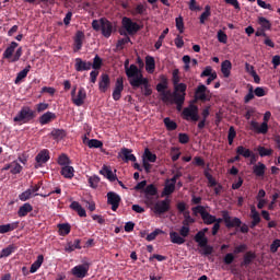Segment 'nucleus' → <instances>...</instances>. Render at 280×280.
<instances>
[{"mask_svg":"<svg viewBox=\"0 0 280 280\" xmlns=\"http://www.w3.org/2000/svg\"><path fill=\"white\" fill-rule=\"evenodd\" d=\"M222 222H224L226 229H240L242 234H247L249 232L248 225L242 223L238 217H231L228 210L222 211V218H215L214 224L220 225Z\"/></svg>","mask_w":280,"mask_h":280,"instance_id":"nucleus-1","label":"nucleus"},{"mask_svg":"<svg viewBox=\"0 0 280 280\" xmlns=\"http://www.w3.org/2000/svg\"><path fill=\"white\" fill-rule=\"evenodd\" d=\"M125 73L133 89H139L141 84L147 83L148 79L143 77V73L135 63H131L130 67H126Z\"/></svg>","mask_w":280,"mask_h":280,"instance_id":"nucleus-2","label":"nucleus"},{"mask_svg":"<svg viewBox=\"0 0 280 280\" xmlns=\"http://www.w3.org/2000/svg\"><path fill=\"white\" fill-rule=\"evenodd\" d=\"M92 27L95 32L102 31L103 36L106 38H109L113 34V24L105 18L93 20Z\"/></svg>","mask_w":280,"mask_h":280,"instance_id":"nucleus-3","label":"nucleus"},{"mask_svg":"<svg viewBox=\"0 0 280 280\" xmlns=\"http://www.w3.org/2000/svg\"><path fill=\"white\" fill-rule=\"evenodd\" d=\"M37 117V113L31 109L30 106H23L16 116L13 118L14 122L30 124Z\"/></svg>","mask_w":280,"mask_h":280,"instance_id":"nucleus-4","label":"nucleus"},{"mask_svg":"<svg viewBox=\"0 0 280 280\" xmlns=\"http://www.w3.org/2000/svg\"><path fill=\"white\" fill-rule=\"evenodd\" d=\"M182 118L186 121L198 122L200 120L199 106L190 103L184 110H182Z\"/></svg>","mask_w":280,"mask_h":280,"instance_id":"nucleus-5","label":"nucleus"},{"mask_svg":"<svg viewBox=\"0 0 280 280\" xmlns=\"http://www.w3.org/2000/svg\"><path fill=\"white\" fill-rule=\"evenodd\" d=\"M271 112H266L265 116L262 117V122L259 125L258 121L252 120L249 122L250 130L257 133L266 135L268 132V121L271 119Z\"/></svg>","mask_w":280,"mask_h":280,"instance_id":"nucleus-6","label":"nucleus"},{"mask_svg":"<svg viewBox=\"0 0 280 280\" xmlns=\"http://www.w3.org/2000/svg\"><path fill=\"white\" fill-rule=\"evenodd\" d=\"M122 28L129 34L130 36L137 34L141 27L138 23L132 22V20L128 16H124L121 20Z\"/></svg>","mask_w":280,"mask_h":280,"instance_id":"nucleus-7","label":"nucleus"},{"mask_svg":"<svg viewBox=\"0 0 280 280\" xmlns=\"http://www.w3.org/2000/svg\"><path fill=\"white\" fill-rule=\"evenodd\" d=\"M212 97L211 91L203 84H199L195 92V100L201 102H210Z\"/></svg>","mask_w":280,"mask_h":280,"instance_id":"nucleus-8","label":"nucleus"},{"mask_svg":"<svg viewBox=\"0 0 280 280\" xmlns=\"http://www.w3.org/2000/svg\"><path fill=\"white\" fill-rule=\"evenodd\" d=\"M171 205H172V200L167 198L164 200H159L156 203H154L153 212L159 215L167 213L171 209Z\"/></svg>","mask_w":280,"mask_h":280,"instance_id":"nucleus-9","label":"nucleus"},{"mask_svg":"<svg viewBox=\"0 0 280 280\" xmlns=\"http://www.w3.org/2000/svg\"><path fill=\"white\" fill-rule=\"evenodd\" d=\"M89 271H90V265L89 264L77 265L75 267H73L71 269L72 276H74L79 279H83L86 276H89Z\"/></svg>","mask_w":280,"mask_h":280,"instance_id":"nucleus-10","label":"nucleus"},{"mask_svg":"<svg viewBox=\"0 0 280 280\" xmlns=\"http://www.w3.org/2000/svg\"><path fill=\"white\" fill-rule=\"evenodd\" d=\"M107 197V205L112 206V210L114 212H117L119 205L121 202V197L117 194V192H107L106 195Z\"/></svg>","mask_w":280,"mask_h":280,"instance_id":"nucleus-11","label":"nucleus"},{"mask_svg":"<svg viewBox=\"0 0 280 280\" xmlns=\"http://www.w3.org/2000/svg\"><path fill=\"white\" fill-rule=\"evenodd\" d=\"M124 91V80L122 78H117L115 88L113 91V100L114 102H119L121 98V93Z\"/></svg>","mask_w":280,"mask_h":280,"instance_id":"nucleus-12","label":"nucleus"},{"mask_svg":"<svg viewBox=\"0 0 280 280\" xmlns=\"http://www.w3.org/2000/svg\"><path fill=\"white\" fill-rule=\"evenodd\" d=\"M118 158H120L125 163L137 162V156L132 154V150L122 148L120 153H118Z\"/></svg>","mask_w":280,"mask_h":280,"instance_id":"nucleus-13","label":"nucleus"},{"mask_svg":"<svg viewBox=\"0 0 280 280\" xmlns=\"http://www.w3.org/2000/svg\"><path fill=\"white\" fill-rule=\"evenodd\" d=\"M50 156H49V151L44 149L43 151H40L38 154H36L35 156V168H38L39 166L46 164L49 161Z\"/></svg>","mask_w":280,"mask_h":280,"instance_id":"nucleus-14","label":"nucleus"},{"mask_svg":"<svg viewBox=\"0 0 280 280\" xmlns=\"http://www.w3.org/2000/svg\"><path fill=\"white\" fill-rule=\"evenodd\" d=\"M166 89H167L166 82L159 83L156 85V91L162 94V102H164V103L172 102V97H171L172 92L171 91H166Z\"/></svg>","mask_w":280,"mask_h":280,"instance_id":"nucleus-15","label":"nucleus"},{"mask_svg":"<svg viewBox=\"0 0 280 280\" xmlns=\"http://www.w3.org/2000/svg\"><path fill=\"white\" fill-rule=\"evenodd\" d=\"M74 68L78 72L90 71L92 69V62L82 60V58H75Z\"/></svg>","mask_w":280,"mask_h":280,"instance_id":"nucleus-16","label":"nucleus"},{"mask_svg":"<svg viewBox=\"0 0 280 280\" xmlns=\"http://www.w3.org/2000/svg\"><path fill=\"white\" fill-rule=\"evenodd\" d=\"M86 100V91L84 88H79L78 95L74 96V98L71 100V102L78 106L81 107L84 104V101Z\"/></svg>","mask_w":280,"mask_h":280,"instance_id":"nucleus-17","label":"nucleus"},{"mask_svg":"<svg viewBox=\"0 0 280 280\" xmlns=\"http://www.w3.org/2000/svg\"><path fill=\"white\" fill-rule=\"evenodd\" d=\"M256 258H257L256 253L253 250H248L243 256V261L241 262V267L247 268L256 260Z\"/></svg>","mask_w":280,"mask_h":280,"instance_id":"nucleus-18","label":"nucleus"},{"mask_svg":"<svg viewBox=\"0 0 280 280\" xmlns=\"http://www.w3.org/2000/svg\"><path fill=\"white\" fill-rule=\"evenodd\" d=\"M110 85V79L109 75L106 73H103L100 81H98V90L102 93H105L106 91H108Z\"/></svg>","mask_w":280,"mask_h":280,"instance_id":"nucleus-19","label":"nucleus"},{"mask_svg":"<svg viewBox=\"0 0 280 280\" xmlns=\"http://www.w3.org/2000/svg\"><path fill=\"white\" fill-rule=\"evenodd\" d=\"M174 91L171 93V98H175V93L179 96H186L187 85L185 83L173 84Z\"/></svg>","mask_w":280,"mask_h":280,"instance_id":"nucleus-20","label":"nucleus"},{"mask_svg":"<svg viewBox=\"0 0 280 280\" xmlns=\"http://www.w3.org/2000/svg\"><path fill=\"white\" fill-rule=\"evenodd\" d=\"M100 174H102L109 182L118 180L117 175H114V173L109 166L104 165L103 168L100 170Z\"/></svg>","mask_w":280,"mask_h":280,"instance_id":"nucleus-21","label":"nucleus"},{"mask_svg":"<svg viewBox=\"0 0 280 280\" xmlns=\"http://www.w3.org/2000/svg\"><path fill=\"white\" fill-rule=\"evenodd\" d=\"M19 47V44L16 42H12L4 50L3 52V59L11 60L13 58V54Z\"/></svg>","mask_w":280,"mask_h":280,"instance_id":"nucleus-22","label":"nucleus"},{"mask_svg":"<svg viewBox=\"0 0 280 280\" xmlns=\"http://www.w3.org/2000/svg\"><path fill=\"white\" fill-rule=\"evenodd\" d=\"M267 166L262 162H258L253 166V174L261 178L266 174Z\"/></svg>","mask_w":280,"mask_h":280,"instance_id":"nucleus-23","label":"nucleus"},{"mask_svg":"<svg viewBox=\"0 0 280 280\" xmlns=\"http://www.w3.org/2000/svg\"><path fill=\"white\" fill-rule=\"evenodd\" d=\"M85 38V35L83 32L79 31L77 32L75 34V37H74V51L78 52L82 49V46H83V40Z\"/></svg>","mask_w":280,"mask_h":280,"instance_id":"nucleus-24","label":"nucleus"},{"mask_svg":"<svg viewBox=\"0 0 280 280\" xmlns=\"http://www.w3.org/2000/svg\"><path fill=\"white\" fill-rule=\"evenodd\" d=\"M32 211H34V207H32L30 202H25L20 209H18V217L25 218Z\"/></svg>","mask_w":280,"mask_h":280,"instance_id":"nucleus-25","label":"nucleus"},{"mask_svg":"<svg viewBox=\"0 0 280 280\" xmlns=\"http://www.w3.org/2000/svg\"><path fill=\"white\" fill-rule=\"evenodd\" d=\"M54 119H56V114L54 112H46L40 116L39 124L46 126Z\"/></svg>","mask_w":280,"mask_h":280,"instance_id":"nucleus-26","label":"nucleus"},{"mask_svg":"<svg viewBox=\"0 0 280 280\" xmlns=\"http://www.w3.org/2000/svg\"><path fill=\"white\" fill-rule=\"evenodd\" d=\"M70 209L72 211H75L80 218H85L86 217L85 209L82 208L81 203L78 202V201H72L70 203Z\"/></svg>","mask_w":280,"mask_h":280,"instance_id":"nucleus-27","label":"nucleus"},{"mask_svg":"<svg viewBox=\"0 0 280 280\" xmlns=\"http://www.w3.org/2000/svg\"><path fill=\"white\" fill-rule=\"evenodd\" d=\"M171 101L172 102H168V103H171V104L175 103L176 104V109L178 112L183 110V106H184V103H185L184 95H178V94L175 93V97H171Z\"/></svg>","mask_w":280,"mask_h":280,"instance_id":"nucleus-28","label":"nucleus"},{"mask_svg":"<svg viewBox=\"0 0 280 280\" xmlns=\"http://www.w3.org/2000/svg\"><path fill=\"white\" fill-rule=\"evenodd\" d=\"M170 238L172 244L182 246L185 244V237L180 236L177 232H170Z\"/></svg>","mask_w":280,"mask_h":280,"instance_id":"nucleus-29","label":"nucleus"},{"mask_svg":"<svg viewBox=\"0 0 280 280\" xmlns=\"http://www.w3.org/2000/svg\"><path fill=\"white\" fill-rule=\"evenodd\" d=\"M60 174L63 178L72 179L74 177V168L72 166L66 165L61 168Z\"/></svg>","mask_w":280,"mask_h":280,"instance_id":"nucleus-30","label":"nucleus"},{"mask_svg":"<svg viewBox=\"0 0 280 280\" xmlns=\"http://www.w3.org/2000/svg\"><path fill=\"white\" fill-rule=\"evenodd\" d=\"M19 224H20V222H13L11 224H1L0 225V234H5V233L12 232V231L19 229Z\"/></svg>","mask_w":280,"mask_h":280,"instance_id":"nucleus-31","label":"nucleus"},{"mask_svg":"<svg viewBox=\"0 0 280 280\" xmlns=\"http://www.w3.org/2000/svg\"><path fill=\"white\" fill-rule=\"evenodd\" d=\"M45 257L44 255H39L38 257H36V260L33 262V265H31V273H36L37 270H39V268L42 267V265L44 264Z\"/></svg>","mask_w":280,"mask_h":280,"instance_id":"nucleus-32","label":"nucleus"},{"mask_svg":"<svg viewBox=\"0 0 280 280\" xmlns=\"http://www.w3.org/2000/svg\"><path fill=\"white\" fill-rule=\"evenodd\" d=\"M31 69H32L31 65H26V67L21 72L16 73V78H15L14 83L20 84V82L23 79L27 78V74L30 73Z\"/></svg>","mask_w":280,"mask_h":280,"instance_id":"nucleus-33","label":"nucleus"},{"mask_svg":"<svg viewBox=\"0 0 280 280\" xmlns=\"http://www.w3.org/2000/svg\"><path fill=\"white\" fill-rule=\"evenodd\" d=\"M235 153L238 156H243L245 159H248L254 152L250 151L249 149L245 148L244 145H238L235 149Z\"/></svg>","mask_w":280,"mask_h":280,"instance_id":"nucleus-34","label":"nucleus"},{"mask_svg":"<svg viewBox=\"0 0 280 280\" xmlns=\"http://www.w3.org/2000/svg\"><path fill=\"white\" fill-rule=\"evenodd\" d=\"M231 69H232V63L230 60H224L221 63V71H222L224 78H230Z\"/></svg>","mask_w":280,"mask_h":280,"instance_id":"nucleus-35","label":"nucleus"},{"mask_svg":"<svg viewBox=\"0 0 280 280\" xmlns=\"http://www.w3.org/2000/svg\"><path fill=\"white\" fill-rule=\"evenodd\" d=\"M175 189H176V184H173V183L165 184L164 188H163V191L161 194V197L164 198V197L173 195Z\"/></svg>","mask_w":280,"mask_h":280,"instance_id":"nucleus-36","label":"nucleus"},{"mask_svg":"<svg viewBox=\"0 0 280 280\" xmlns=\"http://www.w3.org/2000/svg\"><path fill=\"white\" fill-rule=\"evenodd\" d=\"M156 160H158V156L155 153H152L149 149H144L142 161H147L149 163H155Z\"/></svg>","mask_w":280,"mask_h":280,"instance_id":"nucleus-37","label":"nucleus"},{"mask_svg":"<svg viewBox=\"0 0 280 280\" xmlns=\"http://www.w3.org/2000/svg\"><path fill=\"white\" fill-rule=\"evenodd\" d=\"M195 242L198 244L199 247L207 246L209 244L207 235H203L202 233H196Z\"/></svg>","mask_w":280,"mask_h":280,"instance_id":"nucleus-38","label":"nucleus"},{"mask_svg":"<svg viewBox=\"0 0 280 280\" xmlns=\"http://www.w3.org/2000/svg\"><path fill=\"white\" fill-rule=\"evenodd\" d=\"M201 218L206 225H212L214 222H217V217L210 214L208 211L202 212Z\"/></svg>","mask_w":280,"mask_h":280,"instance_id":"nucleus-39","label":"nucleus"},{"mask_svg":"<svg viewBox=\"0 0 280 280\" xmlns=\"http://www.w3.org/2000/svg\"><path fill=\"white\" fill-rule=\"evenodd\" d=\"M54 140H63L67 136V132L65 129H52L50 132Z\"/></svg>","mask_w":280,"mask_h":280,"instance_id":"nucleus-40","label":"nucleus"},{"mask_svg":"<svg viewBox=\"0 0 280 280\" xmlns=\"http://www.w3.org/2000/svg\"><path fill=\"white\" fill-rule=\"evenodd\" d=\"M163 124L166 127L167 131H175L177 129V124L168 117L163 119Z\"/></svg>","mask_w":280,"mask_h":280,"instance_id":"nucleus-41","label":"nucleus"},{"mask_svg":"<svg viewBox=\"0 0 280 280\" xmlns=\"http://www.w3.org/2000/svg\"><path fill=\"white\" fill-rule=\"evenodd\" d=\"M58 229L60 236H67L69 233H71V224H58Z\"/></svg>","mask_w":280,"mask_h":280,"instance_id":"nucleus-42","label":"nucleus"},{"mask_svg":"<svg viewBox=\"0 0 280 280\" xmlns=\"http://www.w3.org/2000/svg\"><path fill=\"white\" fill-rule=\"evenodd\" d=\"M16 252V246L9 245L7 248H3L2 252H0V257L5 258L9 257L12 253Z\"/></svg>","mask_w":280,"mask_h":280,"instance_id":"nucleus-43","label":"nucleus"},{"mask_svg":"<svg viewBox=\"0 0 280 280\" xmlns=\"http://www.w3.org/2000/svg\"><path fill=\"white\" fill-rule=\"evenodd\" d=\"M258 24L261 26L262 30H266V31L271 30L272 27L271 22H269L265 16L258 18Z\"/></svg>","mask_w":280,"mask_h":280,"instance_id":"nucleus-44","label":"nucleus"},{"mask_svg":"<svg viewBox=\"0 0 280 280\" xmlns=\"http://www.w3.org/2000/svg\"><path fill=\"white\" fill-rule=\"evenodd\" d=\"M144 194L147 195V198L149 197H155L158 195V188L154 184L148 185V187L144 189Z\"/></svg>","mask_w":280,"mask_h":280,"instance_id":"nucleus-45","label":"nucleus"},{"mask_svg":"<svg viewBox=\"0 0 280 280\" xmlns=\"http://www.w3.org/2000/svg\"><path fill=\"white\" fill-rule=\"evenodd\" d=\"M22 171H23V167L18 161L11 162V174L18 175V174H21Z\"/></svg>","mask_w":280,"mask_h":280,"instance_id":"nucleus-46","label":"nucleus"},{"mask_svg":"<svg viewBox=\"0 0 280 280\" xmlns=\"http://www.w3.org/2000/svg\"><path fill=\"white\" fill-rule=\"evenodd\" d=\"M211 16L210 5H206L205 12L199 16V23L205 24V22Z\"/></svg>","mask_w":280,"mask_h":280,"instance_id":"nucleus-47","label":"nucleus"},{"mask_svg":"<svg viewBox=\"0 0 280 280\" xmlns=\"http://www.w3.org/2000/svg\"><path fill=\"white\" fill-rule=\"evenodd\" d=\"M154 70H155V59H154V57L148 56L147 57V71L149 73H153Z\"/></svg>","mask_w":280,"mask_h":280,"instance_id":"nucleus-48","label":"nucleus"},{"mask_svg":"<svg viewBox=\"0 0 280 280\" xmlns=\"http://www.w3.org/2000/svg\"><path fill=\"white\" fill-rule=\"evenodd\" d=\"M88 147H89V149H102L103 142L100 141L98 139H90L88 141Z\"/></svg>","mask_w":280,"mask_h":280,"instance_id":"nucleus-49","label":"nucleus"},{"mask_svg":"<svg viewBox=\"0 0 280 280\" xmlns=\"http://www.w3.org/2000/svg\"><path fill=\"white\" fill-rule=\"evenodd\" d=\"M167 34H168V28L163 30V32L161 33L156 44H154V48L160 49L161 46H163V42H164Z\"/></svg>","mask_w":280,"mask_h":280,"instance_id":"nucleus-50","label":"nucleus"},{"mask_svg":"<svg viewBox=\"0 0 280 280\" xmlns=\"http://www.w3.org/2000/svg\"><path fill=\"white\" fill-rule=\"evenodd\" d=\"M183 214H184V221H182L183 225H190L195 223V219L190 215L189 210L185 211Z\"/></svg>","mask_w":280,"mask_h":280,"instance_id":"nucleus-51","label":"nucleus"},{"mask_svg":"<svg viewBox=\"0 0 280 280\" xmlns=\"http://www.w3.org/2000/svg\"><path fill=\"white\" fill-rule=\"evenodd\" d=\"M258 154H259V156H261V158L271 156V155L273 154V150H271V149H266L265 147L259 145V147H258Z\"/></svg>","mask_w":280,"mask_h":280,"instance_id":"nucleus-52","label":"nucleus"},{"mask_svg":"<svg viewBox=\"0 0 280 280\" xmlns=\"http://www.w3.org/2000/svg\"><path fill=\"white\" fill-rule=\"evenodd\" d=\"M236 130H235V127H231L229 130H228V144L232 145L233 144V141L235 140L236 138Z\"/></svg>","mask_w":280,"mask_h":280,"instance_id":"nucleus-53","label":"nucleus"},{"mask_svg":"<svg viewBox=\"0 0 280 280\" xmlns=\"http://www.w3.org/2000/svg\"><path fill=\"white\" fill-rule=\"evenodd\" d=\"M236 256L234 253H226L225 256L223 257V262L226 266L232 265L233 261H235Z\"/></svg>","mask_w":280,"mask_h":280,"instance_id":"nucleus-54","label":"nucleus"},{"mask_svg":"<svg viewBox=\"0 0 280 280\" xmlns=\"http://www.w3.org/2000/svg\"><path fill=\"white\" fill-rule=\"evenodd\" d=\"M141 90L143 91V95L149 97L150 95H152L153 93V90L152 88H150V84H149V80L147 79V83H141Z\"/></svg>","mask_w":280,"mask_h":280,"instance_id":"nucleus-55","label":"nucleus"},{"mask_svg":"<svg viewBox=\"0 0 280 280\" xmlns=\"http://www.w3.org/2000/svg\"><path fill=\"white\" fill-rule=\"evenodd\" d=\"M176 30L179 32V34H184L185 24L182 15L176 18Z\"/></svg>","mask_w":280,"mask_h":280,"instance_id":"nucleus-56","label":"nucleus"},{"mask_svg":"<svg viewBox=\"0 0 280 280\" xmlns=\"http://www.w3.org/2000/svg\"><path fill=\"white\" fill-rule=\"evenodd\" d=\"M22 202H26L27 200L35 198V196L31 192V190H25L24 192L20 194L19 196Z\"/></svg>","mask_w":280,"mask_h":280,"instance_id":"nucleus-57","label":"nucleus"},{"mask_svg":"<svg viewBox=\"0 0 280 280\" xmlns=\"http://www.w3.org/2000/svg\"><path fill=\"white\" fill-rule=\"evenodd\" d=\"M182 156V153L180 151L178 150V148L176 147H173L171 149V159H172V162H176L177 160H179Z\"/></svg>","mask_w":280,"mask_h":280,"instance_id":"nucleus-58","label":"nucleus"},{"mask_svg":"<svg viewBox=\"0 0 280 280\" xmlns=\"http://www.w3.org/2000/svg\"><path fill=\"white\" fill-rule=\"evenodd\" d=\"M102 66H103V59L98 55H96L94 57L92 68L95 70H100V69H102Z\"/></svg>","mask_w":280,"mask_h":280,"instance_id":"nucleus-59","label":"nucleus"},{"mask_svg":"<svg viewBox=\"0 0 280 280\" xmlns=\"http://www.w3.org/2000/svg\"><path fill=\"white\" fill-rule=\"evenodd\" d=\"M217 38H218L219 43H221L223 45L228 44V34L223 33L221 30L218 31Z\"/></svg>","mask_w":280,"mask_h":280,"instance_id":"nucleus-60","label":"nucleus"},{"mask_svg":"<svg viewBox=\"0 0 280 280\" xmlns=\"http://www.w3.org/2000/svg\"><path fill=\"white\" fill-rule=\"evenodd\" d=\"M160 234H163V231H161L160 229H156L153 232H151L150 234H148L147 241L153 242Z\"/></svg>","mask_w":280,"mask_h":280,"instance_id":"nucleus-61","label":"nucleus"},{"mask_svg":"<svg viewBox=\"0 0 280 280\" xmlns=\"http://www.w3.org/2000/svg\"><path fill=\"white\" fill-rule=\"evenodd\" d=\"M58 164L62 165L63 167L70 164V161L67 154L62 153L61 155H59Z\"/></svg>","mask_w":280,"mask_h":280,"instance_id":"nucleus-62","label":"nucleus"},{"mask_svg":"<svg viewBox=\"0 0 280 280\" xmlns=\"http://www.w3.org/2000/svg\"><path fill=\"white\" fill-rule=\"evenodd\" d=\"M23 55V49L22 47L18 48L14 56L11 58V60H9V62H18L20 61V58L22 57Z\"/></svg>","mask_w":280,"mask_h":280,"instance_id":"nucleus-63","label":"nucleus"},{"mask_svg":"<svg viewBox=\"0 0 280 280\" xmlns=\"http://www.w3.org/2000/svg\"><path fill=\"white\" fill-rule=\"evenodd\" d=\"M101 178L98 176L89 177L90 187L93 189L98 187Z\"/></svg>","mask_w":280,"mask_h":280,"instance_id":"nucleus-64","label":"nucleus"}]
</instances>
